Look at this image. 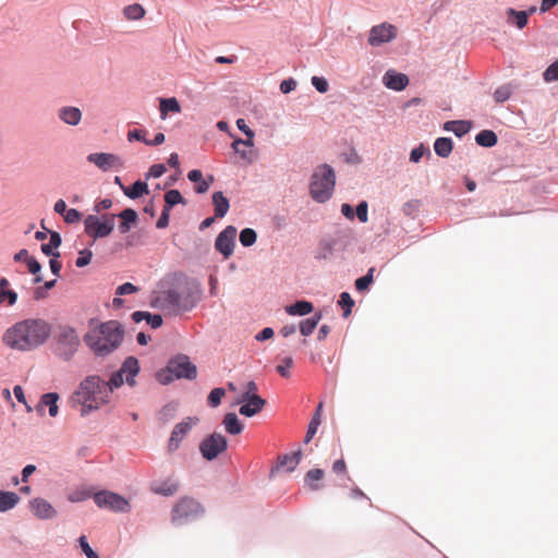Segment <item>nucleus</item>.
Masks as SVG:
<instances>
[{"instance_id": "obj_1", "label": "nucleus", "mask_w": 558, "mask_h": 558, "mask_svg": "<svg viewBox=\"0 0 558 558\" xmlns=\"http://www.w3.org/2000/svg\"><path fill=\"white\" fill-rule=\"evenodd\" d=\"M51 326L40 318H28L8 328L2 336L3 343L19 351H29L47 341Z\"/></svg>"}, {"instance_id": "obj_2", "label": "nucleus", "mask_w": 558, "mask_h": 558, "mask_svg": "<svg viewBox=\"0 0 558 558\" xmlns=\"http://www.w3.org/2000/svg\"><path fill=\"white\" fill-rule=\"evenodd\" d=\"M123 337V327L117 320L105 323L90 322L89 330L84 336V341L96 355L106 356L120 347Z\"/></svg>"}, {"instance_id": "obj_3", "label": "nucleus", "mask_w": 558, "mask_h": 558, "mask_svg": "<svg viewBox=\"0 0 558 558\" xmlns=\"http://www.w3.org/2000/svg\"><path fill=\"white\" fill-rule=\"evenodd\" d=\"M110 388L99 376H88L73 393L71 401L82 405V414L98 409L109 402Z\"/></svg>"}, {"instance_id": "obj_4", "label": "nucleus", "mask_w": 558, "mask_h": 558, "mask_svg": "<svg viewBox=\"0 0 558 558\" xmlns=\"http://www.w3.org/2000/svg\"><path fill=\"white\" fill-rule=\"evenodd\" d=\"M335 181L336 175L332 168L328 165L319 166L312 175L311 196L319 203L328 201L332 195Z\"/></svg>"}, {"instance_id": "obj_5", "label": "nucleus", "mask_w": 558, "mask_h": 558, "mask_svg": "<svg viewBox=\"0 0 558 558\" xmlns=\"http://www.w3.org/2000/svg\"><path fill=\"white\" fill-rule=\"evenodd\" d=\"M196 366L192 364L187 356L181 355L172 359L165 371L158 373V380L161 384H168L173 379L196 377Z\"/></svg>"}, {"instance_id": "obj_6", "label": "nucleus", "mask_w": 558, "mask_h": 558, "mask_svg": "<svg viewBox=\"0 0 558 558\" xmlns=\"http://www.w3.org/2000/svg\"><path fill=\"white\" fill-rule=\"evenodd\" d=\"M204 513L202 505L192 497L180 498L171 510V522L175 525L185 524Z\"/></svg>"}, {"instance_id": "obj_7", "label": "nucleus", "mask_w": 558, "mask_h": 558, "mask_svg": "<svg viewBox=\"0 0 558 558\" xmlns=\"http://www.w3.org/2000/svg\"><path fill=\"white\" fill-rule=\"evenodd\" d=\"M114 219L116 215H88L84 220L85 232L94 240L106 238L113 231Z\"/></svg>"}, {"instance_id": "obj_8", "label": "nucleus", "mask_w": 558, "mask_h": 558, "mask_svg": "<svg viewBox=\"0 0 558 558\" xmlns=\"http://www.w3.org/2000/svg\"><path fill=\"white\" fill-rule=\"evenodd\" d=\"M56 339L59 354L66 361L78 350L80 338L73 327L60 326Z\"/></svg>"}, {"instance_id": "obj_9", "label": "nucleus", "mask_w": 558, "mask_h": 558, "mask_svg": "<svg viewBox=\"0 0 558 558\" xmlns=\"http://www.w3.org/2000/svg\"><path fill=\"white\" fill-rule=\"evenodd\" d=\"M95 504L99 508L109 509L116 512H129L130 504L129 501L120 496L119 494L102 490L94 494L93 496Z\"/></svg>"}, {"instance_id": "obj_10", "label": "nucleus", "mask_w": 558, "mask_h": 558, "mask_svg": "<svg viewBox=\"0 0 558 558\" xmlns=\"http://www.w3.org/2000/svg\"><path fill=\"white\" fill-rule=\"evenodd\" d=\"M156 303L162 311L169 314H179L189 310L183 302L181 293L174 289L160 292L156 299Z\"/></svg>"}, {"instance_id": "obj_11", "label": "nucleus", "mask_w": 558, "mask_h": 558, "mask_svg": "<svg viewBox=\"0 0 558 558\" xmlns=\"http://www.w3.org/2000/svg\"><path fill=\"white\" fill-rule=\"evenodd\" d=\"M227 446L226 437L219 433H214L199 444V451L203 458L210 461L226 451Z\"/></svg>"}, {"instance_id": "obj_12", "label": "nucleus", "mask_w": 558, "mask_h": 558, "mask_svg": "<svg viewBox=\"0 0 558 558\" xmlns=\"http://www.w3.org/2000/svg\"><path fill=\"white\" fill-rule=\"evenodd\" d=\"M197 423L198 417L187 416L173 427L167 445V449L170 453L177 451L180 448V445L183 441V439L187 436V434Z\"/></svg>"}, {"instance_id": "obj_13", "label": "nucleus", "mask_w": 558, "mask_h": 558, "mask_svg": "<svg viewBox=\"0 0 558 558\" xmlns=\"http://www.w3.org/2000/svg\"><path fill=\"white\" fill-rule=\"evenodd\" d=\"M397 34L398 29L395 25L389 23H381L371 28L368 44L373 47H378L383 44L393 40L397 37Z\"/></svg>"}, {"instance_id": "obj_14", "label": "nucleus", "mask_w": 558, "mask_h": 558, "mask_svg": "<svg viewBox=\"0 0 558 558\" xmlns=\"http://www.w3.org/2000/svg\"><path fill=\"white\" fill-rule=\"evenodd\" d=\"M238 403H244L240 407L239 413L241 415L251 417L259 413L266 404V400L256 393L243 392Z\"/></svg>"}, {"instance_id": "obj_15", "label": "nucleus", "mask_w": 558, "mask_h": 558, "mask_svg": "<svg viewBox=\"0 0 558 558\" xmlns=\"http://www.w3.org/2000/svg\"><path fill=\"white\" fill-rule=\"evenodd\" d=\"M236 228L228 226L222 230L215 242L216 250L223 255L225 258H229L233 254L235 245Z\"/></svg>"}, {"instance_id": "obj_16", "label": "nucleus", "mask_w": 558, "mask_h": 558, "mask_svg": "<svg viewBox=\"0 0 558 558\" xmlns=\"http://www.w3.org/2000/svg\"><path fill=\"white\" fill-rule=\"evenodd\" d=\"M87 160L94 163L102 171L119 169L122 167V160L118 155L109 153H94L87 156Z\"/></svg>"}, {"instance_id": "obj_17", "label": "nucleus", "mask_w": 558, "mask_h": 558, "mask_svg": "<svg viewBox=\"0 0 558 558\" xmlns=\"http://www.w3.org/2000/svg\"><path fill=\"white\" fill-rule=\"evenodd\" d=\"M33 513L41 520H48L57 514L56 509L44 498H35L29 502Z\"/></svg>"}, {"instance_id": "obj_18", "label": "nucleus", "mask_w": 558, "mask_h": 558, "mask_svg": "<svg viewBox=\"0 0 558 558\" xmlns=\"http://www.w3.org/2000/svg\"><path fill=\"white\" fill-rule=\"evenodd\" d=\"M180 489V483L174 478H167L159 482H154L150 486V490L156 495L165 497H171L175 495Z\"/></svg>"}, {"instance_id": "obj_19", "label": "nucleus", "mask_w": 558, "mask_h": 558, "mask_svg": "<svg viewBox=\"0 0 558 558\" xmlns=\"http://www.w3.org/2000/svg\"><path fill=\"white\" fill-rule=\"evenodd\" d=\"M383 82L385 86L390 89L402 90L408 86L409 78L403 73H398L393 70H388L383 77Z\"/></svg>"}, {"instance_id": "obj_20", "label": "nucleus", "mask_w": 558, "mask_h": 558, "mask_svg": "<svg viewBox=\"0 0 558 558\" xmlns=\"http://www.w3.org/2000/svg\"><path fill=\"white\" fill-rule=\"evenodd\" d=\"M231 147L245 162H252L257 156L254 142H232Z\"/></svg>"}, {"instance_id": "obj_21", "label": "nucleus", "mask_w": 558, "mask_h": 558, "mask_svg": "<svg viewBox=\"0 0 558 558\" xmlns=\"http://www.w3.org/2000/svg\"><path fill=\"white\" fill-rule=\"evenodd\" d=\"M120 371L122 372V374L125 376V381L130 385V386H133L135 384V376L138 374L140 372V365H138V361L137 359L133 357V356H129L124 363L122 364Z\"/></svg>"}, {"instance_id": "obj_22", "label": "nucleus", "mask_w": 558, "mask_h": 558, "mask_svg": "<svg viewBox=\"0 0 558 558\" xmlns=\"http://www.w3.org/2000/svg\"><path fill=\"white\" fill-rule=\"evenodd\" d=\"M61 236L56 231H50V240L48 243L41 245V252L51 257H59L60 253L56 251L61 245Z\"/></svg>"}, {"instance_id": "obj_23", "label": "nucleus", "mask_w": 558, "mask_h": 558, "mask_svg": "<svg viewBox=\"0 0 558 558\" xmlns=\"http://www.w3.org/2000/svg\"><path fill=\"white\" fill-rule=\"evenodd\" d=\"M471 126L472 123L465 120L448 121L444 124V129L446 131L453 132L458 137L465 135L470 131Z\"/></svg>"}, {"instance_id": "obj_24", "label": "nucleus", "mask_w": 558, "mask_h": 558, "mask_svg": "<svg viewBox=\"0 0 558 558\" xmlns=\"http://www.w3.org/2000/svg\"><path fill=\"white\" fill-rule=\"evenodd\" d=\"M213 204L215 207V217L222 218L229 210V201L223 196L222 192L213 194Z\"/></svg>"}, {"instance_id": "obj_25", "label": "nucleus", "mask_w": 558, "mask_h": 558, "mask_svg": "<svg viewBox=\"0 0 558 558\" xmlns=\"http://www.w3.org/2000/svg\"><path fill=\"white\" fill-rule=\"evenodd\" d=\"M322 412H323V402H319L316 408V411L308 424L307 432H306L305 439H304L305 442H310L311 439L316 434L317 428L322 423Z\"/></svg>"}, {"instance_id": "obj_26", "label": "nucleus", "mask_w": 558, "mask_h": 558, "mask_svg": "<svg viewBox=\"0 0 558 558\" xmlns=\"http://www.w3.org/2000/svg\"><path fill=\"white\" fill-rule=\"evenodd\" d=\"M59 117L65 123L76 125L81 120L82 113L76 107H64L60 109Z\"/></svg>"}, {"instance_id": "obj_27", "label": "nucleus", "mask_w": 558, "mask_h": 558, "mask_svg": "<svg viewBox=\"0 0 558 558\" xmlns=\"http://www.w3.org/2000/svg\"><path fill=\"white\" fill-rule=\"evenodd\" d=\"M313 304L308 301H296L294 304H291L286 307V312L289 315H299L304 316L313 312Z\"/></svg>"}, {"instance_id": "obj_28", "label": "nucleus", "mask_w": 558, "mask_h": 558, "mask_svg": "<svg viewBox=\"0 0 558 558\" xmlns=\"http://www.w3.org/2000/svg\"><path fill=\"white\" fill-rule=\"evenodd\" d=\"M300 460L301 451H296L291 454H284L279 457L277 469L284 468L288 472H292L300 463Z\"/></svg>"}, {"instance_id": "obj_29", "label": "nucleus", "mask_w": 558, "mask_h": 558, "mask_svg": "<svg viewBox=\"0 0 558 558\" xmlns=\"http://www.w3.org/2000/svg\"><path fill=\"white\" fill-rule=\"evenodd\" d=\"M19 501L20 497L16 493L0 490V512L14 508Z\"/></svg>"}, {"instance_id": "obj_30", "label": "nucleus", "mask_w": 558, "mask_h": 558, "mask_svg": "<svg viewBox=\"0 0 558 558\" xmlns=\"http://www.w3.org/2000/svg\"><path fill=\"white\" fill-rule=\"evenodd\" d=\"M226 430L231 435H238L242 432L243 425L235 413H228L223 418Z\"/></svg>"}, {"instance_id": "obj_31", "label": "nucleus", "mask_w": 558, "mask_h": 558, "mask_svg": "<svg viewBox=\"0 0 558 558\" xmlns=\"http://www.w3.org/2000/svg\"><path fill=\"white\" fill-rule=\"evenodd\" d=\"M159 110L162 118H165L169 112L179 113L181 111V107L177 98H162L160 99Z\"/></svg>"}, {"instance_id": "obj_32", "label": "nucleus", "mask_w": 558, "mask_h": 558, "mask_svg": "<svg viewBox=\"0 0 558 558\" xmlns=\"http://www.w3.org/2000/svg\"><path fill=\"white\" fill-rule=\"evenodd\" d=\"M123 192L132 199L149 193L147 184L142 181H136L131 187H123Z\"/></svg>"}, {"instance_id": "obj_33", "label": "nucleus", "mask_w": 558, "mask_h": 558, "mask_svg": "<svg viewBox=\"0 0 558 558\" xmlns=\"http://www.w3.org/2000/svg\"><path fill=\"white\" fill-rule=\"evenodd\" d=\"M119 217L122 219L119 226L120 231L126 233L130 230V225L136 221L137 214L134 209L126 208L120 213Z\"/></svg>"}, {"instance_id": "obj_34", "label": "nucleus", "mask_w": 558, "mask_h": 558, "mask_svg": "<svg viewBox=\"0 0 558 558\" xmlns=\"http://www.w3.org/2000/svg\"><path fill=\"white\" fill-rule=\"evenodd\" d=\"M320 318H322V314L317 313L313 317L302 320L300 323L301 333L305 337L312 335L314 329L317 327Z\"/></svg>"}, {"instance_id": "obj_35", "label": "nucleus", "mask_w": 558, "mask_h": 558, "mask_svg": "<svg viewBox=\"0 0 558 558\" xmlns=\"http://www.w3.org/2000/svg\"><path fill=\"white\" fill-rule=\"evenodd\" d=\"M59 395L57 392H48L43 395V404L49 408V415L56 417L59 412L58 402Z\"/></svg>"}, {"instance_id": "obj_36", "label": "nucleus", "mask_w": 558, "mask_h": 558, "mask_svg": "<svg viewBox=\"0 0 558 558\" xmlns=\"http://www.w3.org/2000/svg\"><path fill=\"white\" fill-rule=\"evenodd\" d=\"M177 204H185V201L178 190H170L165 194V209L171 210Z\"/></svg>"}, {"instance_id": "obj_37", "label": "nucleus", "mask_w": 558, "mask_h": 558, "mask_svg": "<svg viewBox=\"0 0 558 558\" xmlns=\"http://www.w3.org/2000/svg\"><path fill=\"white\" fill-rule=\"evenodd\" d=\"M324 477V471L322 469H312L305 475V482L312 490L319 489V485L314 482L320 481Z\"/></svg>"}, {"instance_id": "obj_38", "label": "nucleus", "mask_w": 558, "mask_h": 558, "mask_svg": "<svg viewBox=\"0 0 558 558\" xmlns=\"http://www.w3.org/2000/svg\"><path fill=\"white\" fill-rule=\"evenodd\" d=\"M123 12L128 20H140L145 14V10L141 4L128 5L124 8Z\"/></svg>"}, {"instance_id": "obj_39", "label": "nucleus", "mask_w": 558, "mask_h": 558, "mask_svg": "<svg viewBox=\"0 0 558 558\" xmlns=\"http://www.w3.org/2000/svg\"><path fill=\"white\" fill-rule=\"evenodd\" d=\"M508 16H513L515 19V25L518 28L522 29L527 24V12L526 11H515L514 9H508Z\"/></svg>"}, {"instance_id": "obj_40", "label": "nucleus", "mask_w": 558, "mask_h": 558, "mask_svg": "<svg viewBox=\"0 0 558 558\" xmlns=\"http://www.w3.org/2000/svg\"><path fill=\"white\" fill-rule=\"evenodd\" d=\"M257 239L255 230L245 228L240 233V242L243 246H252Z\"/></svg>"}, {"instance_id": "obj_41", "label": "nucleus", "mask_w": 558, "mask_h": 558, "mask_svg": "<svg viewBox=\"0 0 558 558\" xmlns=\"http://www.w3.org/2000/svg\"><path fill=\"white\" fill-rule=\"evenodd\" d=\"M338 304L344 308L343 316L348 317L351 314V310L354 305V301L348 292H342Z\"/></svg>"}, {"instance_id": "obj_42", "label": "nucleus", "mask_w": 558, "mask_h": 558, "mask_svg": "<svg viewBox=\"0 0 558 558\" xmlns=\"http://www.w3.org/2000/svg\"><path fill=\"white\" fill-rule=\"evenodd\" d=\"M375 269L369 268L367 274L355 281V288L357 291H365L368 289L369 284L373 282V274Z\"/></svg>"}, {"instance_id": "obj_43", "label": "nucleus", "mask_w": 558, "mask_h": 558, "mask_svg": "<svg viewBox=\"0 0 558 558\" xmlns=\"http://www.w3.org/2000/svg\"><path fill=\"white\" fill-rule=\"evenodd\" d=\"M340 158L343 162L350 165H357L361 162V157L353 148H348L345 151L341 153Z\"/></svg>"}, {"instance_id": "obj_44", "label": "nucleus", "mask_w": 558, "mask_h": 558, "mask_svg": "<svg viewBox=\"0 0 558 558\" xmlns=\"http://www.w3.org/2000/svg\"><path fill=\"white\" fill-rule=\"evenodd\" d=\"M25 264L27 265L28 271L33 275H36V277L34 278V282L39 283L43 280V278L38 275V272L41 269V266L38 263V260L32 256Z\"/></svg>"}, {"instance_id": "obj_45", "label": "nucleus", "mask_w": 558, "mask_h": 558, "mask_svg": "<svg viewBox=\"0 0 558 558\" xmlns=\"http://www.w3.org/2000/svg\"><path fill=\"white\" fill-rule=\"evenodd\" d=\"M16 301L17 293L15 291L0 289V305L7 302L9 306H13L16 303Z\"/></svg>"}, {"instance_id": "obj_46", "label": "nucleus", "mask_w": 558, "mask_h": 558, "mask_svg": "<svg viewBox=\"0 0 558 558\" xmlns=\"http://www.w3.org/2000/svg\"><path fill=\"white\" fill-rule=\"evenodd\" d=\"M434 148L440 157H447L452 151V142H434Z\"/></svg>"}, {"instance_id": "obj_47", "label": "nucleus", "mask_w": 558, "mask_h": 558, "mask_svg": "<svg viewBox=\"0 0 558 558\" xmlns=\"http://www.w3.org/2000/svg\"><path fill=\"white\" fill-rule=\"evenodd\" d=\"M225 396L223 388H215L208 396V403L210 407L216 408L220 404L222 397Z\"/></svg>"}, {"instance_id": "obj_48", "label": "nucleus", "mask_w": 558, "mask_h": 558, "mask_svg": "<svg viewBox=\"0 0 558 558\" xmlns=\"http://www.w3.org/2000/svg\"><path fill=\"white\" fill-rule=\"evenodd\" d=\"M293 366V360L290 356L284 357L281 363L277 366V372L282 377H290V368Z\"/></svg>"}, {"instance_id": "obj_49", "label": "nucleus", "mask_w": 558, "mask_h": 558, "mask_svg": "<svg viewBox=\"0 0 558 558\" xmlns=\"http://www.w3.org/2000/svg\"><path fill=\"white\" fill-rule=\"evenodd\" d=\"M511 96V87L509 85H504L498 87L494 93V98L498 102H504L509 99Z\"/></svg>"}, {"instance_id": "obj_50", "label": "nucleus", "mask_w": 558, "mask_h": 558, "mask_svg": "<svg viewBox=\"0 0 558 558\" xmlns=\"http://www.w3.org/2000/svg\"><path fill=\"white\" fill-rule=\"evenodd\" d=\"M543 76L546 82L558 81V59L545 70Z\"/></svg>"}, {"instance_id": "obj_51", "label": "nucleus", "mask_w": 558, "mask_h": 558, "mask_svg": "<svg viewBox=\"0 0 558 558\" xmlns=\"http://www.w3.org/2000/svg\"><path fill=\"white\" fill-rule=\"evenodd\" d=\"M124 381V375L119 369L118 372L113 373L110 377L109 381H106L108 385V388H110V393L112 392L113 388H119Z\"/></svg>"}, {"instance_id": "obj_52", "label": "nucleus", "mask_w": 558, "mask_h": 558, "mask_svg": "<svg viewBox=\"0 0 558 558\" xmlns=\"http://www.w3.org/2000/svg\"><path fill=\"white\" fill-rule=\"evenodd\" d=\"M80 256L75 260V265L80 268L87 266L93 257V253L89 250H83L80 253Z\"/></svg>"}, {"instance_id": "obj_53", "label": "nucleus", "mask_w": 558, "mask_h": 558, "mask_svg": "<svg viewBox=\"0 0 558 558\" xmlns=\"http://www.w3.org/2000/svg\"><path fill=\"white\" fill-rule=\"evenodd\" d=\"M78 542L83 553L86 555L87 558H99L98 555L89 546L86 536L82 535L78 538Z\"/></svg>"}, {"instance_id": "obj_54", "label": "nucleus", "mask_w": 558, "mask_h": 558, "mask_svg": "<svg viewBox=\"0 0 558 558\" xmlns=\"http://www.w3.org/2000/svg\"><path fill=\"white\" fill-rule=\"evenodd\" d=\"M63 218L66 223H75L82 219V214L77 209L71 208L66 209Z\"/></svg>"}, {"instance_id": "obj_55", "label": "nucleus", "mask_w": 558, "mask_h": 558, "mask_svg": "<svg viewBox=\"0 0 558 558\" xmlns=\"http://www.w3.org/2000/svg\"><path fill=\"white\" fill-rule=\"evenodd\" d=\"M138 291V288L131 282L119 286L116 290L117 295L132 294Z\"/></svg>"}, {"instance_id": "obj_56", "label": "nucleus", "mask_w": 558, "mask_h": 558, "mask_svg": "<svg viewBox=\"0 0 558 558\" xmlns=\"http://www.w3.org/2000/svg\"><path fill=\"white\" fill-rule=\"evenodd\" d=\"M166 167L163 163H155L149 168L146 178H159L166 172Z\"/></svg>"}, {"instance_id": "obj_57", "label": "nucleus", "mask_w": 558, "mask_h": 558, "mask_svg": "<svg viewBox=\"0 0 558 558\" xmlns=\"http://www.w3.org/2000/svg\"><path fill=\"white\" fill-rule=\"evenodd\" d=\"M427 153L428 155H430L428 148H425L423 144H421L418 147L414 148L412 151H411V155H410V160L412 162H418L420 159L423 157V155Z\"/></svg>"}, {"instance_id": "obj_58", "label": "nucleus", "mask_w": 558, "mask_h": 558, "mask_svg": "<svg viewBox=\"0 0 558 558\" xmlns=\"http://www.w3.org/2000/svg\"><path fill=\"white\" fill-rule=\"evenodd\" d=\"M367 209H368V205L365 201L361 202L356 206V217L359 218V220L361 222L367 221V219H368Z\"/></svg>"}, {"instance_id": "obj_59", "label": "nucleus", "mask_w": 558, "mask_h": 558, "mask_svg": "<svg viewBox=\"0 0 558 558\" xmlns=\"http://www.w3.org/2000/svg\"><path fill=\"white\" fill-rule=\"evenodd\" d=\"M312 84L319 93H326L328 90V83L324 77L313 76Z\"/></svg>"}, {"instance_id": "obj_60", "label": "nucleus", "mask_w": 558, "mask_h": 558, "mask_svg": "<svg viewBox=\"0 0 558 558\" xmlns=\"http://www.w3.org/2000/svg\"><path fill=\"white\" fill-rule=\"evenodd\" d=\"M90 497V493L86 490H75L69 495V500L71 502H80L86 500Z\"/></svg>"}, {"instance_id": "obj_61", "label": "nucleus", "mask_w": 558, "mask_h": 558, "mask_svg": "<svg viewBox=\"0 0 558 558\" xmlns=\"http://www.w3.org/2000/svg\"><path fill=\"white\" fill-rule=\"evenodd\" d=\"M145 320L151 326V328H158L162 325V317L158 314L147 313Z\"/></svg>"}, {"instance_id": "obj_62", "label": "nucleus", "mask_w": 558, "mask_h": 558, "mask_svg": "<svg viewBox=\"0 0 558 558\" xmlns=\"http://www.w3.org/2000/svg\"><path fill=\"white\" fill-rule=\"evenodd\" d=\"M174 412H175V407L171 405V404H167L166 407L162 408V410L160 412V418L163 420L165 422H168L169 420H171L174 416Z\"/></svg>"}, {"instance_id": "obj_63", "label": "nucleus", "mask_w": 558, "mask_h": 558, "mask_svg": "<svg viewBox=\"0 0 558 558\" xmlns=\"http://www.w3.org/2000/svg\"><path fill=\"white\" fill-rule=\"evenodd\" d=\"M295 87H296V82L293 78L283 80L280 83V92L282 94H288V93L292 92L293 89H295Z\"/></svg>"}, {"instance_id": "obj_64", "label": "nucleus", "mask_w": 558, "mask_h": 558, "mask_svg": "<svg viewBox=\"0 0 558 558\" xmlns=\"http://www.w3.org/2000/svg\"><path fill=\"white\" fill-rule=\"evenodd\" d=\"M169 219H170V210L163 208L161 216L157 220L156 227L158 229L166 228L169 225Z\"/></svg>"}]
</instances>
